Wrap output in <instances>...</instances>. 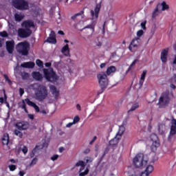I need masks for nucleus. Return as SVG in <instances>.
I'll use <instances>...</instances> for the list:
<instances>
[{
	"instance_id": "f257e3e1",
	"label": "nucleus",
	"mask_w": 176,
	"mask_h": 176,
	"mask_svg": "<svg viewBox=\"0 0 176 176\" xmlns=\"http://www.w3.org/2000/svg\"><path fill=\"white\" fill-rule=\"evenodd\" d=\"M97 78L98 79V83L100 87V90L98 91L97 96H100V94H102V93H104V90L107 89V87L108 86L109 80L107 74H105V72H100L97 75Z\"/></svg>"
},
{
	"instance_id": "f03ea898",
	"label": "nucleus",
	"mask_w": 176,
	"mask_h": 176,
	"mask_svg": "<svg viewBox=\"0 0 176 176\" xmlns=\"http://www.w3.org/2000/svg\"><path fill=\"white\" fill-rule=\"evenodd\" d=\"M49 95V92L47 91V87L43 85H38L36 88V91L35 92V98L38 101H43L46 100L47 96Z\"/></svg>"
},
{
	"instance_id": "7ed1b4c3",
	"label": "nucleus",
	"mask_w": 176,
	"mask_h": 176,
	"mask_svg": "<svg viewBox=\"0 0 176 176\" xmlns=\"http://www.w3.org/2000/svg\"><path fill=\"white\" fill-rule=\"evenodd\" d=\"M148 164V159L145 158L144 153H139L133 158V164L136 168H140V167H144Z\"/></svg>"
},
{
	"instance_id": "20e7f679",
	"label": "nucleus",
	"mask_w": 176,
	"mask_h": 176,
	"mask_svg": "<svg viewBox=\"0 0 176 176\" xmlns=\"http://www.w3.org/2000/svg\"><path fill=\"white\" fill-rule=\"evenodd\" d=\"M43 71L44 77L47 82H51L52 83L57 82L58 77L57 76V74H56V72H54L53 68L43 69Z\"/></svg>"
},
{
	"instance_id": "39448f33",
	"label": "nucleus",
	"mask_w": 176,
	"mask_h": 176,
	"mask_svg": "<svg viewBox=\"0 0 176 176\" xmlns=\"http://www.w3.org/2000/svg\"><path fill=\"white\" fill-rule=\"evenodd\" d=\"M12 5L17 10H28L30 8L28 1L25 0H12Z\"/></svg>"
},
{
	"instance_id": "423d86ee",
	"label": "nucleus",
	"mask_w": 176,
	"mask_h": 176,
	"mask_svg": "<svg viewBox=\"0 0 176 176\" xmlns=\"http://www.w3.org/2000/svg\"><path fill=\"white\" fill-rule=\"evenodd\" d=\"M30 50V44L27 42H21L16 45V52L22 56H28V50Z\"/></svg>"
},
{
	"instance_id": "0eeeda50",
	"label": "nucleus",
	"mask_w": 176,
	"mask_h": 176,
	"mask_svg": "<svg viewBox=\"0 0 176 176\" xmlns=\"http://www.w3.org/2000/svg\"><path fill=\"white\" fill-rule=\"evenodd\" d=\"M168 104H170V95L168 92H164L159 99L158 104L160 107H163L168 105Z\"/></svg>"
},
{
	"instance_id": "6e6552de",
	"label": "nucleus",
	"mask_w": 176,
	"mask_h": 176,
	"mask_svg": "<svg viewBox=\"0 0 176 176\" xmlns=\"http://www.w3.org/2000/svg\"><path fill=\"white\" fill-rule=\"evenodd\" d=\"M176 135V119L172 117L170 120V128L169 135L168 137V141H171V137Z\"/></svg>"
},
{
	"instance_id": "1a4fd4ad",
	"label": "nucleus",
	"mask_w": 176,
	"mask_h": 176,
	"mask_svg": "<svg viewBox=\"0 0 176 176\" xmlns=\"http://www.w3.org/2000/svg\"><path fill=\"white\" fill-rule=\"evenodd\" d=\"M101 10V3H96L94 10H91V20H97L98 19V14Z\"/></svg>"
},
{
	"instance_id": "9d476101",
	"label": "nucleus",
	"mask_w": 176,
	"mask_h": 176,
	"mask_svg": "<svg viewBox=\"0 0 176 176\" xmlns=\"http://www.w3.org/2000/svg\"><path fill=\"white\" fill-rule=\"evenodd\" d=\"M32 34V30L31 29H19L18 35L19 38H28Z\"/></svg>"
},
{
	"instance_id": "9b49d317",
	"label": "nucleus",
	"mask_w": 176,
	"mask_h": 176,
	"mask_svg": "<svg viewBox=\"0 0 176 176\" xmlns=\"http://www.w3.org/2000/svg\"><path fill=\"white\" fill-rule=\"evenodd\" d=\"M45 42L52 45H56V43H57V39L56 38V33L54 31H51L49 37L45 41Z\"/></svg>"
},
{
	"instance_id": "f8f14e48",
	"label": "nucleus",
	"mask_w": 176,
	"mask_h": 176,
	"mask_svg": "<svg viewBox=\"0 0 176 176\" xmlns=\"http://www.w3.org/2000/svg\"><path fill=\"white\" fill-rule=\"evenodd\" d=\"M15 126L19 131H23V130H27L30 127V124H28V122L23 121L16 122Z\"/></svg>"
},
{
	"instance_id": "ddd939ff",
	"label": "nucleus",
	"mask_w": 176,
	"mask_h": 176,
	"mask_svg": "<svg viewBox=\"0 0 176 176\" xmlns=\"http://www.w3.org/2000/svg\"><path fill=\"white\" fill-rule=\"evenodd\" d=\"M150 138L153 142V146H155V148H159L160 146V141H159V138H157V134L152 133Z\"/></svg>"
},
{
	"instance_id": "4468645a",
	"label": "nucleus",
	"mask_w": 176,
	"mask_h": 176,
	"mask_svg": "<svg viewBox=\"0 0 176 176\" xmlns=\"http://www.w3.org/2000/svg\"><path fill=\"white\" fill-rule=\"evenodd\" d=\"M6 46L7 52H8L9 54H13V50L14 49V41L12 40L6 41Z\"/></svg>"
},
{
	"instance_id": "2eb2a0df",
	"label": "nucleus",
	"mask_w": 176,
	"mask_h": 176,
	"mask_svg": "<svg viewBox=\"0 0 176 176\" xmlns=\"http://www.w3.org/2000/svg\"><path fill=\"white\" fill-rule=\"evenodd\" d=\"M168 50L170 49L166 47L161 52L160 58L162 63H167V56H168Z\"/></svg>"
},
{
	"instance_id": "dca6fc26",
	"label": "nucleus",
	"mask_w": 176,
	"mask_h": 176,
	"mask_svg": "<svg viewBox=\"0 0 176 176\" xmlns=\"http://www.w3.org/2000/svg\"><path fill=\"white\" fill-rule=\"evenodd\" d=\"M50 90L52 95L54 96L55 100H58V96H60V91L57 89V87L54 85H50Z\"/></svg>"
},
{
	"instance_id": "f3484780",
	"label": "nucleus",
	"mask_w": 176,
	"mask_h": 176,
	"mask_svg": "<svg viewBox=\"0 0 176 176\" xmlns=\"http://www.w3.org/2000/svg\"><path fill=\"white\" fill-rule=\"evenodd\" d=\"M153 171V166L148 165L146 166L144 171L142 172L141 176H149L150 174H152Z\"/></svg>"
},
{
	"instance_id": "a211bd4d",
	"label": "nucleus",
	"mask_w": 176,
	"mask_h": 176,
	"mask_svg": "<svg viewBox=\"0 0 176 176\" xmlns=\"http://www.w3.org/2000/svg\"><path fill=\"white\" fill-rule=\"evenodd\" d=\"M25 102H26V104H28V105H29L30 107H32L33 108H34L36 112H41V110L39 109V107H38V105H36V104H35V102L31 101L30 99L28 98H25Z\"/></svg>"
},
{
	"instance_id": "6ab92c4d",
	"label": "nucleus",
	"mask_w": 176,
	"mask_h": 176,
	"mask_svg": "<svg viewBox=\"0 0 176 176\" xmlns=\"http://www.w3.org/2000/svg\"><path fill=\"white\" fill-rule=\"evenodd\" d=\"M22 27H25L26 30H30V28L35 27V24L32 20H27L23 22Z\"/></svg>"
},
{
	"instance_id": "aec40b11",
	"label": "nucleus",
	"mask_w": 176,
	"mask_h": 176,
	"mask_svg": "<svg viewBox=\"0 0 176 176\" xmlns=\"http://www.w3.org/2000/svg\"><path fill=\"white\" fill-rule=\"evenodd\" d=\"M32 78L35 79V80H38V82H42L43 79V76L39 72H33L32 74Z\"/></svg>"
},
{
	"instance_id": "412c9836",
	"label": "nucleus",
	"mask_w": 176,
	"mask_h": 176,
	"mask_svg": "<svg viewBox=\"0 0 176 176\" xmlns=\"http://www.w3.org/2000/svg\"><path fill=\"white\" fill-rule=\"evenodd\" d=\"M120 137L116 135V136L115 138H113L112 140H111L109 141V146H111V148H113V146H116V145H118V144H119V141H120Z\"/></svg>"
},
{
	"instance_id": "4be33fe9",
	"label": "nucleus",
	"mask_w": 176,
	"mask_h": 176,
	"mask_svg": "<svg viewBox=\"0 0 176 176\" xmlns=\"http://www.w3.org/2000/svg\"><path fill=\"white\" fill-rule=\"evenodd\" d=\"M146 74H148V70L146 69L143 70L139 81V85L140 86V87L143 86L144 82H145V78H146Z\"/></svg>"
},
{
	"instance_id": "5701e85b",
	"label": "nucleus",
	"mask_w": 176,
	"mask_h": 176,
	"mask_svg": "<svg viewBox=\"0 0 176 176\" xmlns=\"http://www.w3.org/2000/svg\"><path fill=\"white\" fill-rule=\"evenodd\" d=\"M22 68H34L35 67V63L34 62H24L21 64Z\"/></svg>"
},
{
	"instance_id": "b1692460",
	"label": "nucleus",
	"mask_w": 176,
	"mask_h": 176,
	"mask_svg": "<svg viewBox=\"0 0 176 176\" xmlns=\"http://www.w3.org/2000/svg\"><path fill=\"white\" fill-rule=\"evenodd\" d=\"M61 52L68 57L69 56V45L68 44H66L62 49Z\"/></svg>"
},
{
	"instance_id": "393cba45",
	"label": "nucleus",
	"mask_w": 176,
	"mask_h": 176,
	"mask_svg": "<svg viewBox=\"0 0 176 176\" xmlns=\"http://www.w3.org/2000/svg\"><path fill=\"white\" fill-rule=\"evenodd\" d=\"M159 9H160V3H158L156 6V8H155V10H153V13H152V18L155 19L156 17H157V16H159V13H160V11H159Z\"/></svg>"
},
{
	"instance_id": "a878e982",
	"label": "nucleus",
	"mask_w": 176,
	"mask_h": 176,
	"mask_svg": "<svg viewBox=\"0 0 176 176\" xmlns=\"http://www.w3.org/2000/svg\"><path fill=\"white\" fill-rule=\"evenodd\" d=\"M115 72H116V67L115 66L109 67L106 71V74L108 76L111 75V74H115Z\"/></svg>"
},
{
	"instance_id": "bb28decb",
	"label": "nucleus",
	"mask_w": 176,
	"mask_h": 176,
	"mask_svg": "<svg viewBox=\"0 0 176 176\" xmlns=\"http://www.w3.org/2000/svg\"><path fill=\"white\" fill-rule=\"evenodd\" d=\"M162 7V12H164V10H168L170 9V6L166 1H162V3H160V8Z\"/></svg>"
},
{
	"instance_id": "cd10ccee",
	"label": "nucleus",
	"mask_w": 176,
	"mask_h": 176,
	"mask_svg": "<svg viewBox=\"0 0 176 176\" xmlns=\"http://www.w3.org/2000/svg\"><path fill=\"white\" fill-rule=\"evenodd\" d=\"M125 130L126 129L124 128V126H120L118 133L116 134L117 137H120V138H122V135H123V133H124Z\"/></svg>"
},
{
	"instance_id": "c85d7f7f",
	"label": "nucleus",
	"mask_w": 176,
	"mask_h": 176,
	"mask_svg": "<svg viewBox=\"0 0 176 176\" xmlns=\"http://www.w3.org/2000/svg\"><path fill=\"white\" fill-rule=\"evenodd\" d=\"M158 133L161 135H163L164 134V124H158Z\"/></svg>"
},
{
	"instance_id": "c756f323",
	"label": "nucleus",
	"mask_w": 176,
	"mask_h": 176,
	"mask_svg": "<svg viewBox=\"0 0 176 176\" xmlns=\"http://www.w3.org/2000/svg\"><path fill=\"white\" fill-rule=\"evenodd\" d=\"M24 17H25L24 14H17V13L14 14L15 21H21V20H23Z\"/></svg>"
},
{
	"instance_id": "7c9ffc66",
	"label": "nucleus",
	"mask_w": 176,
	"mask_h": 176,
	"mask_svg": "<svg viewBox=\"0 0 176 176\" xmlns=\"http://www.w3.org/2000/svg\"><path fill=\"white\" fill-rule=\"evenodd\" d=\"M21 76L23 80H28V79H30V74L27 73L26 72H22Z\"/></svg>"
},
{
	"instance_id": "2f4dec72",
	"label": "nucleus",
	"mask_w": 176,
	"mask_h": 176,
	"mask_svg": "<svg viewBox=\"0 0 176 176\" xmlns=\"http://www.w3.org/2000/svg\"><path fill=\"white\" fill-rule=\"evenodd\" d=\"M85 13V11L84 10H81L80 12L73 15L72 17H71V20H73V21H75V20H76V19L78 17H79V16H82V14H83Z\"/></svg>"
},
{
	"instance_id": "473e14b6",
	"label": "nucleus",
	"mask_w": 176,
	"mask_h": 176,
	"mask_svg": "<svg viewBox=\"0 0 176 176\" xmlns=\"http://www.w3.org/2000/svg\"><path fill=\"white\" fill-rule=\"evenodd\" d=\"M138 108H140V104H138V102L133 104L131 109L128 111V113H130V112H133V111H135V109H138Z\"/></svg>"
},
{
	"instance_id": "72a5a7b5",
	"label": "nucleus",
	"mask_w": 176,
	"mask_h": 176,
	"mask_svg": "<svg viewBox=\"0 0 176 176\" xmlns=\"http://www.w3.org/2000/svg\"><path fill=\"white\" fill-rule=\"evenodd\" d=\"M75 166L82 167L83 168H85V167L86 166V163L82 160H79L77 163H76Z\"/></svg>"
},
{
	"instance_id": "f704fd0d",
	"label": "nucleus",
	"mask_w": 176,
	"mask_h": 176,
	"mask_svg": "<svg viewBox=\"0 0 176 176\" xmlns=\"http://www.w3.org/2000/svg\"><path fill=\"white\" fill-rule=\"evenodd\" d=\"M19 107L22 109H24L25 113H28V109H27V105L25 104V101L24 100H22V105Z\"/></svg>"
},
{
	"instance_id": "c9c22d12",
	"label": "nucleus",
	"mask_w": 176,
	"mask_h": 176,
	"mask_svg": "<svg viewBox=\"0 0 176 176\" xmlns=\"http://www.w3.org/2000/svg\"><path fill=\"white\" fill-rule=\"evenodd\" d=\"M14 134L17 135L19 138H23V133L19 129H15L14 131Z\"/></svg>"
},
{
	"instance_id": "e433bc0d",
	"label": "nucleus",
	"mask_w": 176,
	"mask_h": 176,
	"mask_svg": "<svg viewBox=\"0 0 176 176\" xmlns=\"http://www.w3.org/2000/svg\"><path fill=\"white\" fill-rule=\"evenodd\" d=\"M3 145H8L9 144V136H4L2 138Z\"/></svg>"
},
{
	"instance_id": "4c0bfd02",
	"label": "nucleus",
	"mask_w": 176,
	"mask_h": 176,
	"mask_svg": "<svg viewBox=\"0 0 176 176\" xmlns=\"http://www.w3.org/2000/svg\"><path fill=\"white\" fill-rule=\"evenodd\" d=\"M138 41L137 38H134L132 40L131 43V45H129V50H131V46H133V47H137V44H135V42Z\"/></svg>"
},
{
	"instance_id": "58836bf2",
	"label": "nucleus",
	"mask_w": 176,
	"mask_h": 176,
	"mask_svg": "<svg viewBox=\"0 0 176 176\" xmlns=\"http://www.w3.org/2000/svg\"><path fill=\"white\" fill-rule=\"evenodd\" d=\"M36 64L40 68H43V62L42 60H41V59L36 60Z\"/></svg>"
},
{
	"instance_id": "ea45409f",
	"label": "nucleus",
	"mask_w": 176,
	"mask_h": 176,
	"mask_svg": "<svg viewBox=\"0 0 176 176\" xmlns=\"http://www.w3.org/2000/svg\"><path fill=\"white\" fill-rule=\"evenodd\" d=\"M111 60H112L113 61H118V60H119V56L118 55H116V53L113 54L111 56Z\"/></svg>"
},
{
	"instance_id": "a19ab883",
	"label": "nucleus",
	"mask_w": 176,
	"mask_h": 176,
	"mask_svg": "<svg viewBox=\"0 0 176 176\" xmlns=\"http://www.w3.org/2000/svg\"><path fill=\"white\" fill-rule=\"evenodd\" d=\"M84 160H85V165L89 164V163L93 162V157H86Z\"/></svg>"
},
{
	"instance_id": "79ce46f5",
	"label": "nucleus",
	"mask_w": 176,
	"mask_h": 176,
	"mask_svg": "<svg viewBox=\"0 0 176 176\" xmlns=\"http://www.w3.org/2000/svg\"><path fill=\"white\" fill-rule=\"evenodd\" d=\"M38 162V158L34 157L31 162L30 163L29 166L31 167L32 166H35L36 164V162Z\"/></svg>"
},
{
	"instance_id": "37998d69",
	"label": "nucleus",
	"mask_w": 176,
	"mask_h": 176,
	"mask_svg": "<svg viewBox=\"0 0 176 176\" xmlns=\"http://www.w3.org/2000/svg\"><path fill=\"white\" fill-rule=\"evenodd\" d=\"M3 78L6 80V82H8V85H12V80H10V79H9V76H8L7 74H4Z\"/></svg>"
},
{
	"instance_id": "c03bdc74",
	"label": "nucleus",
	"mask_w": 176,
	"mask_h": 176,
	"mask_svg": "<svg viewBox=\"0 0 176 176\" xmlns=\"http://www.w3.org/2000/svg\"><path fill=\"white\" fill-rule=\"evenodd\" d=\"M8 168L10 169V171H14L17 167L16 165L11 164L8 166Z\"/></svg>"
},
{
	"instance_id": "a18cd8bd",
	"label": "nucleus",
	"mask_w": 176,
	"mask_h": 176,
	"mask_svg": "<svg viewBox=\"0 0 176 176\" xmlns=\"http://www.w3.org/2000/svg\"><path fill=\"white\" fill-rule=\"evenodd\" d=\"M3 96H4V100L6 102V104H7V107H9V103L7 102V100H8V96H6V91H5V89H3Z\"/></svg>"
},
{
	"instance_id": "49530a36",
	"label": "nucleus",
	"mask_w": 176,
	"mask_h": 176,
	"mask_svg": "<svg viewBox=\"0 0 176 176\" xmlns=\"http://www.w3.org/2000/svg\"><path fill=\"white\" fill-rule=\"evenodd\" d=\"M142 35H144V30H138V32H137V36L139 38H141Z\"/></svg>"
},
{
	"instance_id": "de8ad7c7",
	"label": "nucleus",
	"mask_w": 176,
	"mask_h": 176,
	"mask_svg": "<svg viewBox=\"0 0 176 176\" xmlns=\"http://www.w3.org/2000/svg\"><path fill=\"white\" fill-rule=\"evenodd\" d=\"M138 62V60L137 59H135L131 64V65L129 66V71H130V69H131V68H133V67H135V63Z\"/></svg>"
},
{
	"instance_id": "09e8293b",
	"label": "nucleus",
	"mask_w": 176,
	"mask_h": 176,
	"mask_svg": "<svg viewBox=\"0 0 176 176\" xmlns=\"http://www.w3.org/2000/svg\"><path fill=\"white\" fill-rule=\"evenodd\" d=\"M58 155L55 154L52 157H51V160H52V162H55V160H57V159H58Z\"/></svg>"
},
{
	"instance_id": "8fccbe9b",
	"label": "nucleus",
	"mask_w": 176,
	"mask_h": 176,
	"mask_svg": "<svg viewBox=\"0 0 176 176\" xmlns=\"http://www.w3.org/2000/svg\"><path fill=\"white\" fill-rule=\"evenodd\" d=\"M0 35L3 38H6V37H8V32H6V31H3V32L0 33Z\"/></svg>"
},
{
	"instance_id": "3c124183",
	"label": "nucleus",
	"mask_w": 176,
	"mask_h": 176,
	"mask_svg": "<svg viewBox=\"0 0 176 176\" xmlns=\"http://www.w3.org/2000/svg\"><path fill=\"white\" fill-rule=\"evenodd\" d=\"M141 27L142 28V30H146V21H144V22H142L141 23Z\"/></svg>"
},
{
	"instance_id": "603ef678",
	"label": "nucleus",
	"mask_w": 176,
	"mask_h": 176,
	"mask_svg": "<svg viewBox=\"0 0 176 176\" xmlns=\"http://www.w3.org/2000/svg\"><path fill=\"white\" fill-rule=\"evenodd\" d=\"M22 152L23 153H24L25 155V153H27V152H28V148H27V146H23V148H22Z\"/></svg>"
},
{
	"instance_id": "864d4df0",
	"label": "nucleus",
	"mask_w": 176,
	"mask_h": 176,
	"mask_svg": "<svg viewBox=\"0 0 176 176\" xmlns=\"http://www.w3.org/2000/svg\"><path fill=\"white\" fill-rule=\"evenodd\" d=\"M36 152V148H34L30 153V157H34V156H35Z\"/></svg>"
},
{
	"instance_id": "5fc2aeb1",
	"label": "nucleus",
	"mask_w": 176,
	"mask_h": 176,
	"mask_svg": "<svg viewBox=\"0 0 176 176\" xmlns=\"http://www.w3.org/2000/svg\"><path fill=\"white\" fill-rule=\"evenodd\" d=\"M80 120V118H79V116H76L74 118V123H78Z\"/></svg>"
},
{
	"instance_id": "6e6d98bb",
	"label": "nucleus",
	"mask_w": 176,
	"mask_h": 176,
	"mask_svg": "<svg viewBox=\"0 0 176 176\" xmlns=\"http://www.w3.org/2000/svg\"><path fill=\"white\" fill-rule=\"evenodd\" d=\"M19 94L21 97H23V94H24V89L19 88Z\"/></svg>"
},
{
	"instance_id": "4d7b16f0",
	"label": "nucleus",
	"mask_w": 176,
	"mask_h": 176,
	"mask_svg": "<svg viewBox=\"0 0 176 176\" xmlns=\"http://www.w3.org/2000/svg\"><path fill=\"white\" fill-rule=\"evenodd\" d=\"M96 140H97V136H94L93 138V140L89 142V145H93V144H94L96 142Z\"/></svg>"
},
{
	"instance_id": "13d9d810",
	"label": "nucleus",
	"mask_w": 176,
	"mask_h": 176,
	"mask_svg": "<svg viewBox=\"0 0 176 176\" xmlns=\"http://www.w3.org/2000/svg\"><path fill=\"white\" fill-rule=\"evenodd\" d=\"M107 24V21H104L102 25V34H105V25Z\"/></svg>"
},
{
	"instance_id": "bf43d9fd",
	"label": "nucleus",
	"mask_w": 176,
	"mask_h": 176,
	"mask_svg": "<svg viewBox=\"0 0 176 176\" xmlns=\"http://www.w3.org/2000/svg\"><path fill=\"white\" fill-rule=\"evenodd\" d=\"M84 153H85V155H87V154L90 153V148H87V149H85V150L84 151Z\"/></svg>"
},
{
	"instance_id": "052dcab7",
	"label": "nucleus",
	"mask_w": 176,
	"mask_h": 176,
	"mask_svg": "<svg viewBox=\"0 0 176 176\" xmlns=\"http://www.w3.org/2000/svg\"><path fill=\"white\" fill-rule=\"evenodd\" d=\"M45 67L50 68V67H52V63L49 62V63H45Z\"/></svg>"
},
{
	"instance_id": "680f3d73",
	"label": "nucleus",
	"mask_w": 176,
	"mask_h": 176,
	"mask_svg": "<svg viewBox=\"0 0 176 176\" xmlns=\"http://www.w3.org/2000/svg\"><path fill=\"white\" fill-rule=\"evenodd\" d=\"M28 116L29 119H30L31 120H34V116L32 114H28Z\"/></svg>"
},
{
	"instance_id": "e2e57ef3",
	"label": "nucleus",
	"mask_w": 176,
	"mask_h": 176,
	"mask_svg": "<svg viewBox=\"0 0 176 176\" xmlns=\"http://www.w3.org/2000/svg\"><path fill=\"white\" fill-rule=\"evenodd\" d=\"M25 175V172H24V171H20L19 172V175L20 176H24Z\"/></svg>"
},
{
	"instance_id": "0e129e2a",
	"label": "nucleus",
	"mask_w": 176,
	"mask_h": 176,
	"mask_svg": "<svg viewBox=\"0 0 176 176\" xmlns=\"http://www.w3.org/2000/svg\"><path fill=\"white\" fill-rule=\"evenodd\" d=\"M86 28H93V25H87V26H85V27L84 28V30H86Z\"/></svg>"
},
{
	"instance_id": "69168bd1",
	"label": "nucleus",
	"mask_w": 176,
	"mask_h": 176,
	"mask_svg": "<svg viewBox=\"0 0 176 176\" xmlns=\"http://www.w3.org/2000/svg\"><path fill=\"white\" fill-rule=\"evenodd\" d=\"M59 152H60V153H63V152H64V147H60Z\"/></svg>"
},
{
	"instance_id": "338daca9",
	"label": "nucleus",
	"mask_w": 176,
	"mask_h": 176,
	"mask_svg": "<svg viewBox=\"0 0 176 176\" xmlns=\"http://www.w3.org/2000/svg\"><path fill=\"white\" fill-rule=\"evenodd\" d=\"M4 101H5V99H3V98H2V97H0V102H1V104H3Z\"/></svg>"
},
{
	"instance_id": "774afa93",
	"label": "nucleus",
	"mask_w": 176,
	"mask_h": 176,
	"mask_svg": "<svg viewBox=\"0 0 176 176\" xmlns=\"http://www.w3.org/2000/svg\"><path fill=\"white\" fill-rule=\"evenodd\" d=\"M173 65H176V56H175V58L173 59Z\"/></svg>"
}]
</instances>
